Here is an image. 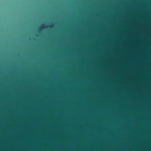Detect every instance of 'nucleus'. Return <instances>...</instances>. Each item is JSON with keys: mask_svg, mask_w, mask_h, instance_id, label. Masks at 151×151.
Wrapping results in <instances>:
<instances>
[{"mask_svg": "<svg viewBox=\"0 0 151 151\" xmlns=\"http://www.w3.org/2000/svg\"><path fill=\"white\" fill-rule=\"evenodd\" d=\"M46 25L44 24H42V26L40 27V28H43L45 27H46Z\"/></svg>", "mask_w": 151, "mask_h": 151, "instance_id": "1", "label": "nucleus"}]
</instances>
